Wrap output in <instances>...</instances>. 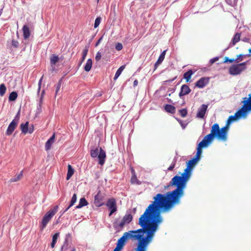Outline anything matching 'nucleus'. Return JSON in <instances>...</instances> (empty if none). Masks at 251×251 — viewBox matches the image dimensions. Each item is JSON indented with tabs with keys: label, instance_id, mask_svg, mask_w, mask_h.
Wrapping results in <instances>:
<instances>
[{
	"label": "nucleus",
	"instance_id": "nucleus-1",
	"mask_svg": "<svg viewBox=\"0 0 251 251\" xmlns=\"http://www.w3.org/2000/svg\"><path fill=\"white\" fill-rule=\"evenodd\" d=\"M161 212H163V208L156 201H153L139 219L138 224L142 228L125 232L118 240L116 246L122 250L127 240H138L135 251H147L159 225L163 222Z\"/></svg>",
	"mask_w": 251,
	"mask_h": 251
},
{
	"label": "nucleus",
	"instance_id": "nucleus-2",
	"mask_svg": "<svg viewBox=\"0 0 251 251\" xmlns=\"http://www.w3.org/2000/svg\"><path fill=\"white\" fill-rule=\"evenodd\" d=\"M198 161L194 157L189 160L186 168L181 176L176 175L173 177L169 186H176V189L167 192L166 195L157 194L153 198L154 201L163 208V212H169L176 205L180 203V198L184 195V189L191 177L193 168Z\"/></svg>",
	"mask_w": 251,
	"mask_h": 251
},
{
	"label": "nucleus",
	"instance_id": "nucleus-3",
	"mask_svg": "<svg viewBox=\"0 0 251 251\" xmlns=\"http://www.w3.org/2000/svg\"><path fill=\"white\" fill-rule=\"evenodd\" d=\"M243 105L238 111H237L234 115L230 116L227 121L226 125L225 126L220 128V132L225 136L227 139V132L229 129V125L232 122L238 119L241 117L246 118L249 111H251V104L249 101H247L243 99L242 101Z\"/></svg>",
	"mask_w": 251,
	"mask_h": 251
},
{
	"label": "nucleus",
	"instance_id": "nucleus-4",
	"mask_svg": "<svg viewBox=\"0 0 251 251\" xmlns=\"http://www.w3.org/2000/svg\"><path fill=\"white\" fill-rule=\"evenodd\" d=\"M214 137L224 141L227 140L220 132V126L217 123L212 126L210 133L205 136L198 146H200V148L206 147L212 141Z\"/></svg>",
	"mask_w": 251,
	"mask_h": 251
},
{
	"label": "nucleus",
	"instance_id": "nucleus-5",
	"mask_svg": "<svg viewBox=\"0 0 251 251\" xmlns=\"http://www.w3.org/2000/svg\"><path fill=\"white\" fill-rule=\"evenodd\" d=\"M90 155L92 158L98 157L99 164L103 165L106 157L105 151L101 147L94 148L90 151Z\"/></svg>",
	"mask_w": 251,
	"mask_h": 251
},
{
	"label": "nucleus",
	"instance_id": "nucleus-6",
	"mask_svg": "<svg viewBox=\"0 0 251 251\" xmlns=\"http://www.w3.org/2000/svg\"><path fill=\"white\" fill-rule=\"evenodd\" d=\"M58 210V206L55 205L47 212L42 218L40 229L43 230L47 226L48 223L50 221L54 215L57 213Z\"/></svg>",
	"mask_w": 251,
	"mask_h": 251
},
{
	"label": "nucleus",
	"instance_id": "nucleus-7",
	"mask_svg": "<svg viewBox=\"0 0 251 251\" xmlns=\"http://www.w3.org/2000/svg\"><path fill=\"white\" fill-rule=\"evenodd\" d=\"M133 217L131 214H126L121 221L116 220L113 223L115 229H121L126 224H129L132 220Z\"/></svg>",
	"mask_w": 251,
	"mask_h": 251
},
{
	"label": "nucleus",
	"instance_id": "nucleus-8",
	"mask_svg": "<svg viewBox=\"0 0 251 251\" xmlns=\"http://www.w3.org/2000/svg\"><path fill=\"white\" fill-rule=\"evenodd\" d=\"M246 62L241 63L237 65H233L229 69V73L232 75L240 74L246 69Z\"/></svg>",
	"mask_w": 251,
	"mask_h": 251
},
{
	"label": "nucleus",
	"instance_id": "nucleus-9",
	"mask_svg": "<svg viewBox=\"0 0 251 251\" xmlns=\"http://www.w3.org/2000/svg\"><path fill=\"white\" fill-rule=\"evenodd\" d=\"M106 205L110 210L109 216H111L113 213L117 211L116 203L114 199H109Z\"/></svg>",
	"mask_w": 251,
	"mask_h": 251
},
{
	"label": "nucleus",
	"instance_id": "nucleus-10",
	"mask_svg": "<svg viewBox=\"0 0 251 251\" xmlns=\"http://www.w3.org/2000/svg\"><path fill=\"white\" fill-rule=\"evenodd\" d=\"M104 197L100 191H99L95 197L94 202L97 207H100L104 204Z\"/></svg>",
	"mask_w": 251,
	"mask_h": 251
},
{
	"label": "nucleus",
	"instance_id": "nucleus-11",
	"mask_svg": "<svg viewBox=\"0 0 251 251\" xmlns=\"http://www.w3.org/2000/svg\"><path fill=\"white\" fill-rule=\"evenodd\" d=\"M72 240V235L70 233L66 234L65 241L61 248V251H66L68 247L69 243Z\"/></svg>",
	"mask_w": 251,
	"mask_h": 251
},
{
	"label": "nucleus",
	"instance_id": "nucleus-12",
	"mask_svg": "<svg viewBox=\"0 0 251 251\" xmlns=\"http://www.w3.org/2000/svg\"><path fill=\"white\" fill-rule=\"evenodd\" d=\"M208 106L205 104H202L201 107L198 109L197 114V117L199 118H203L206 113L207 109Z\"/></svg>",
	"mask_w": 251,
	"mask_h": 251
},
{
	"label": "nucleus",
	"instance_id": "nucleus-13",
	"mask_svg": "<svg viewBox=\"0 0 251 251\" xmlns=\"http://www.w3.org/2000/svg\"><path fill=\"white\" fill-rule=\"evenodd\" d=\"M209 78L207 77H201L195 84L196 87L199 88H203L208 83Z\"/></svg>",
	"mask_w": 251,
	"mask_h": 251
},
{
	"label": "nucleus",
	"instance_id": "nucleus-14",
	"mask_svg": "<svg viewBox=\"0 0 251 251\" xmlns=\"http://www.w3.org/2000/svg\"><path fill=\"white\" fill-rule=\"evenodd\" d=\"M191 91L190 88L187 85L183 84L181 87L180 91L179 93V97L181 98L182 96L188 95Z\"/></svg>",
	"mask_w": 251,
	"mask_h": 251
},
{
	"label": "nucleus",
	"instance_id": "nucleus-15",
	"mask_svg": "<svg viewBox=\"0 0 251 251\" xmlns=\"http://www.w3.org/2000/svg\"><path fill=\"white\" fill-rule=\"evenodd\" d=\"M18 124L16 123H15V122H11L10 124L9 125L8 128L7 129L6 134L7 135H11L14 130H15L16 126H17Z\"/></svg>",
	"mask_w": 251,
	"mask_h": 251
},
{
	"label": "nucleus",
	"instance_id": "nucleus-16",
	"mask_svg": "<svg viewBox=\"0 0 251 251\" xmlns=\"http://www.w3.org/2000/svg\"><path fill=\"white\" fill-rule=\"evenodd\" d=\"M54 139L55 135L53 134L46 143L45 149L46 151H49L50 149L51 145L54 141Z\"/></svg>",
	"mask_w": 251,
	"mask_h": 251
},
{
	"label": "nucleus",
	"instance_id": "nucleus-17",
	"mask_svg": "<svg viewBox=\"0 0 251 251\" xmlns=\"http://www.w3.org/2000/svg\"><path fill=\"white\" fill-rule=\"evenodd\" d=\"M76 200L77 194L76 193H75L71 199L69 205L65 208V209L63 211V213H65V212L67 211L76 201Z\"/></svg>",
	"mask_w": 251,
	"mask_h": 251
},
{
	"label": "nucleus",
	"instance_id": "nucleus-18",
	"mask_svg": "<svg viewBox=\"0 0 251 251\" xmlns=\"http://www.w3.org/2000/svg\"><path fill=\"white\" fill-rule=\"evenodd\" d=\"M241 34L239 33H236L233 38L232 41L229 44V47L234 46L237 42L240 41Z\"/></svg>",
	"mask_w": 251,
	"mask_h": 251
},
{
	"label": "nucleus",
	"instance_id": "nucleus-19",
	"mask_svg": "<svg viewBox=\"0 0 251 251\" xmlns=\"http://www.w3.org/2000/svg\"><path fill=\"white\" fill-rule=\"evenodd\" d=\"M23 176V171H22L18 175L15 176L14 177L11 178L9 179V182L10 183L17 182L22 179Z\"/></svg>",
	"mask_w": 251,
	"mask_h": 251
},
{
	"label": "nucleus",
	"instance_id": "nucleus-20",
	"mask_svg": "<svg viewBox=\"0 0 251 251\" xmlns=\"http://www.w3.org/2000/svg\"><path fill=\"white\" fill-rule=\"evenodd\" d=\"M23 35L25 39H27L30 36V31L29 27L26 25H24L23 27Z\"/></svg>",
	"mask_w": 251,
	"mask_h": 251
},
{
	"label": "nucleus",
	"instance_id": "nucleus-21",
	"mask_svg": "<svg viewBox=\"0 0 251 251\" xmlns=\"http://www.w3.org/2000/svg\"><path fill=\"white\" fill-rule=\"evenodd\" d=\"M59 57L58 55H56L54 54L51 55L50 58V63L51 66L53 67L54 66L56 63L59 61Z\"/></svg>",
	"mask_w": 251,
	"mask_h": 251
},
{
	"label": "nucleus",
	"instance_id": "nucleus-22",
	"mask_svg": "<svg viewBox=\"0 0 251 251\" xmlns=\"http://www.w3.org/2000/svg\"><path fill=\"white\" fill-rule=\"evenodd\" d=\"M193 72L192 70H189L183 75V78L186 80V82H188L190 81Z\"/></svg>",
	"mask_w": 251,
	"mask_h": 251
},
{
	"label": "nucleus",
	"instance_id": "nucleus-23",
	"mask_svg": "<svg viewBox=\"0 0 251 251\" xmlns=\"http://www.w3.org/2000/svg\"><path fill=\"white\" fill-rule=\"evenodd\" d=\"M165 110L171 114H174L176 112V108L175 106L170 105V104H166L165 106Z\"/></svg>",
	"mask_w": 251,
	"mask_h": 251
},
{
	"label": "nucleus",
	"instance_id": "nucleus-24",
	"mask_svg": "<svg viewBox=\"0 0 251 251\" xmlns=\"http://www.w3.org/2000/svg\"><path fill=\"white\" fill-rule=\"evenodd\" d=\"M74 173V169L72 168L71 165H68V173L67 175V177L66 179L67 180H69L71 176H73Z\"/></svg>",
	"mask_w": 251,
	"mask_h": 251
},
{
	"label": "nucleus",
	"instance_id": "nucleus-25",
	"mask_svg": "<svg viewBox=\"0 0 251 251\" xmlns=\"http://www.w3.org/2000/svg\"><path fill=\"white\" fill-rule=\"evenodd\" d=\"M59 232H56L52 236V242L50 245L51 247L52 248H53L54 247V246L57 242V239L59 237Z\"/></svg>",
	"mask_w": 251,
	"mask_h": 251
},
{
	"label": "nucleus",
	"instance_id": "nucleus-26",
	"mask_svg": "<svg viewBox=\"0 0 251 251\" xmlns=\"http://www.w3.org/2000/svg\"><path fill=\"white\" fill-rule=\"evenodd\" d=\"M92 66V60L91 59L87 60L86 64L84 66V70L86 72L90 71Z\"/></svg>",
	"mask_w": 251,
	"mask_h": 251
},
{
	"label": "nucleus",
	"instance_id": "nucleus-27",
	"mask_svg": "<svg viewBox=\"0 0 251 251\" xmlns=\"http://www.w3.org/2000/svg\"><path fill=\"white\" fill-rule=\"evenodd\" d=\"M125 67H126V65H122V66H121L118 69V70L117 71L115 75V76H114V80H116L118 77L120 76V75L121 74L122 71L124 70V69L125 68Z\"/></svg>",
	"mask_w": 251,
	"mask_h": 251
},
{
	"label": "nucleus",
	"instance_id": "nucleus-28",
	"mask_svg": "<svg viewBox=\"0 0 251 251\" xmlns=\"http://www.w3.org/2000/svg\"><path fill=\"white\" fill-rule=\"evenodd\" d=\"M28 122H26L25 124L21 125V129L23 133L25 134L28 132Z\"/></svg>",
	"mask_w": 251,
	"mask_h": 251
},
{
	"label": "nucleus",
	"instance_id": "nucleus-29",
	"mask_svg": "<svg viewBox=\"0 0 251 251\" xmlns=\"http://www.w3.org/2000/svg\"><path fill=\"white\" fill-rule=\"evenodd\" d=\"M18 97V94L16 92L13 91L12 92L9 96V101H14L16 100Z\"/></svg>",
	"mask_w": 251,
	"mask_h": 251
},
{
	"label": "nucleus",
	"instance_id": "nucleus-30",
	"mask_svg": "<svg viewBox=\"0 0 251 251\" xmlns=\"http://www.w3.org/2000/svg\"><path fill=\"white\" fill-rule=\"evenodd\" d=\"M88 204V202L85 198H82L79 200V208Z\"/></svg>",
	"mask_w": 251,
	"mask_h": 251
},
{
	"label": "nucleus",
	"instance_id": "nucleus-31",
	"mask_svg": "<svg viewBox=\"0 0 251 251\" xmlns=\"http://www.w3.org/2000/svg\"><path fill=\"white\" fill-rule=\"evenodd\" d=\"M202 148H200V146H198L197 147V151L196 153V155L195 156L194 158H196L198 160L200 158L201 154L202 152Z\"/></svg>",
	"mask_w": 251,
	"mask_h": 251
},
{
	"label": "nucleus",
	"instance_id": "nucleus-32",
	"mask_svg": "<svg viewBox=\"0 0 251 251\" xmlns=\"http://www.w3.org/2000/svg\"><path fill=\"white\" fill-rule=\"evenodd\" d=\"M131 182L132 184H140L141 182L138 180L135 174L132 175L131 178Z\"/></svg>",
	"mask_w": 251,
	"mask_h": 251
},
{
	"label": "nucleus",
	"instance_id": "nucleus-33",
	"mask_svg": "<svg viewBox=\"0 0 251 251\" xmlns=\"http://www.w3.org/2000/svg\"><path fill=\"white\" fill-rule=\"evenodd\" d=\"M6 88L4 84L0 85V96H3L5 93Z\"/></svg>",
	"mask_w": 251,
	"mask_h": 251
},
{
	"label": "nucleus",
	"instance_id": "nucleus-34",
	"mask_svg": "<svg viewBox=\"0 0 251 251\" xmlns=\"http://www.w3.org/2000/svg\"><path fill=\"white\" fill-rule=\"evenodd\" d=\"M166 50H165L161 53V54L160 55V56L157 61V63H161L162 62V61H163V60L164 59V58H165V56L166 54Z\"/></svg>",
	"mask_w": 251,
	"mask_h": 251
},
{
	"label": "nucleus",
	"instance_id": "nucleus-35",
	"mask_svg": "<svg viewBox=\"0 0 251 251\" xmlns=\"http://www.w3.org/2000/svg\"><path fill=\"white\" fill-rule=\"evenodd\" d=\"M44 94H45V90H43L42 91V93H41V96L40 97V100H39V103L38 105V109L41 108V105L42 104Z\"/></svg>",
	"mask_w": 251,
	"mask_h": 251
},
{
	"label": "nucleus",
	"instance_id": "nucleus-36",
	"mask_svg": "<svg viewBox=\"0 0 251 251\" xmlns=\"http://www.w3.org/2000/svg\"><path fill=\"white\" fill-rule=\"evenodd\" d=\"M179 113H180V114L182 117H185L187 115V110L186 108H184V109L179 110Z\"/></svg>",
	"mask_w": 251,
	"mask_h": 251
},
{
	"label": "nucleus",
	"instance_id": "nucleus-37",
	"mask_svg": "<svg viewBox=\"0 0 251 251\" xmlns=\"http://www.w3.org/2000/svg\"><path fill=\"white\" fill-rule=\"evenodd\" d=\"M101 19V18L100 17H98L96 19V20L95 21V23H94V27L95 28H97V27L99 26V25H100V23Z\"/></svg>",
	"mask_w": 251,
	"mask_h": 251
},
{
	"label": "nucleus",
	"instance_id": "nucleus-38",
	"mask_svg": "<svg viewBox=\"0 0 251 251\" xmlns=\"http://www.w3.org/2000/svg\"><path fill=\"white\" fill-rule=\"evenodd\" d=\"M11 46L14 48H18L19 46V43L18 41L13 39L11 41Z\"/></svg>",
	"mask_w": 251,
	"mask_h": 251
},
{
	"label": "nucleus",
	"instance_id": "nucleus-39",
	"mask_svg": "<svg viewBox=\"0 0 251 251\" xmlns=\"http://www.w3.org/2000/svg\"><path fill=\"white\" fill-rule=\"evenodd\" d=\"M20 110H19V111L16 114L14 119L13 120L12 122H15V123H16L17 124L18 123L19 121L20 120Z\"/></svg>",
	"mask_w": 251,
	"mask_h": 251
},
{
	"label": "nucleus",
	"instance_id": "nucleus-40",
	"mask_svg": "<svg viewBox=\"0 0 251 251\" xmlns=\"http://www.w3.org/2000/svg\"><path fill=\"white\" fill-rule=\"evenodd\" d=\"M61 84H62V79H61L58 84H57V87L56 88V90H55V92H56V94H57L58 91H59L60 90V88L61 87Z\"/></svg>",
	"mask_w": 251,
	"mask_h": 251
},
{
	"label": "nucleus",
	"instance_id": "nucleus-41",
	"mask_svg": "<svg viewBox=\"0 0 251 251\" xmlns=\"http://www.w3.org/2000/svg\"><path fill=\"white\" fill-rule=\"evenodd\" d=\"M88 49L86 48L85 49H84L83 51H82V61L84 60L87 53H88Z\"/></svg>",
	"mask_w": 251,
	"mask_h": 251
},
{
	"label": "nucleus",
	"instance_id": "nucleus-42",
	"mask_svg": "<svg viewBox=\"0 0 251 251\" xmlns=\"http://www.w3.org/2000/svg\"><path fill=\"white\" fill-rule=\"evenodd\" d=\"M235 61H235V59H229L228 57H226L225 58L224 63H227V62L232 63Z\"/></svg>",
	"mask_w": 251,
	"mask_h": 251
},
{
	"label": "nucleus",
	"instance_id": "nucleus-43",
	"mask_svg": "<svg viewBox=\"0 0 251 251\" xmlns=\"http://www.w3.org/2000/svg\"><path fill=\"white\" fill-rule=\"evenodd\" d=\"M244 55L242 54H239L238 55H237V58L236 59H235V61L237 62H239V61H241L243 60V57L244 56Z\"/></svg>",
	"mask_w": 251,
	"mask_h": 251
},
{
	"label": "nucleus",
	"instance_id": "nucleus-44",
	"mask_svg": "<svg viewBox=\"0 0 251 251\" xmlns=\"http://www.w3.org/2000/svg\"><path fill=\"white\" fill-rule=\"evenodd\" d=\"M115 48L117 50H121L123 48V45L121 43H118L116 44Z\"/></svg>",
	"mask_w": 251,
	"mask_h": 251
},
{
	"label": "nucleus",
	"instance_id": "nucleus-45",
	"mask_svg": "<svg viewBox=\"0 0 251 251\" xmlns=\"http://www.w3.org/2000/svg\"><path fill=\"white\" fill-rule=\"evenodd\" d=\"M101 57V53L100 52H98L96 54V57H95V59H96V60L97 61H99L100 58Z\"/></svg>",
	"mask_w": 251,
	"mask_h": 251
},
{
	"label": "nucleus",
	"instance_id": "nucleus-46",
	"mask_svg": "<svg viewBox=\"0 0 251 251\" xmlns=\"http://www.w3.org/2000/svg\"><path fill=\"white\" fill-rule=\"evenodd\" d=\"M42 79H43V76L41 77V78L40 79L39 81V82H38V94L40 92V89H41V83H42Z\"/></svg>",
	"mask_w": 251,
	"mask_h": 251
},
{
	"label": "nucleus",
	"instance_id": "nucleus-47",
	"mask_svg": "<svg viewBox=\"0 0 251 251\" xmlns=\"http://www.w3.org/2000/svg\"><path fill=\"white\" fill-rule=\"evenodd\" d=\"M42 79H43V76L41 77V78L40 79L39 81V82H38V94L40 92V89H41V83H42Z\"/></svg>",
	"mask_w": 251,
	"mask_h": 251
},
{
	"label": "nucleus",
	"instance_id": "nucleus-48",
	"mask_svg": "<svg viewBox=\"0 0 251 251\" xmlns=\"http://www.w3.org/2000/svg\"><path fill=\"white\" fill-rule=\"evenodd\" d=\"M243 99L249 101L251 104V93L249 95V98H244Z\"/></svg>",
	"mask_w": 251,
	"mask_h": 251
},
{
	"label": "nucleus",
	"instance_id": "nucleus-49",
	"mask_svg": "<svg viewBox=\"0 0 251 251\" xmlns=\"http://www.w3.org/2000/svg\"><path fill=\"white\" fill-rule=\"evenodd\" d=\"M34 131V127L32 125L31 126L29 127V129L28 128V132L29 133H32Z\"/></svg>",
	"mask_w": 251,
	"mask_h": 251
},
{
	"label": "nucleus",
	"instance_id": "nucleus-50",
	"mask_svg": "<svg viewBox=\"0 0 251 251\" xmlns=\"http://www.w3.org/2000/svg\"><path fill=\"white\" fill-rule=\"evenodd\" d=\"M103 36H102L100 38V39L98 40V41L97 42L95 46L96 47L98 46L100 44V43L101 42L102 40V38H103Z\"/></svg>",
	"mask_w": 251,
	"mask_h": 251
},
{
	"label": "nucleus",
	"instance_id": "nucleus-51",
	"mask_svg": "<svg viewBox=\"0 0 251 251\" xmlns=\"http://www.w3.org/2000/svg\"><path fill=\"white\" fill-rule=\"evenodd\" d=\"M219 59V58L218 57H215V58H214L210 60V62L211 63H213L214 62H215V61L218 60Z\"/></svg>",
	"mask_w": 251,
	"mask_h": 251
},
{
	"label": "nucleus",
	"instance_id": "nucleus-52",
	"mask_svg": "<svg viewBox=\"0 0 251 251\" xmlns=\"http://www.w3.org/2000/svg\"><path fill=\"white\" fill-rule=\"evenodd\" d=\"M175 164H172L169 168H168V170L169 171H172L173 170V169L175 167Z\"/></svg>",
	"mask_w": 251,
	"mask_h": 251
},
{
	"label": "nucleus",
	"instance_id": "nucleus-53",
	"mask_svg": "<svg viewBox=\"0 0 251 251\" xmlns=\"http://www.w3.org/2000/svg\"><path fill=\"white\" fill-rule=\"evenodd\" d=\"M160 64V63H157V61H156V63H155V64H154V70H155L157 69V67H158V65H159Z\"/></svg>",
	"mask_w": 251,
	"mask_h": 251
},
{
	"label": "nucleus",
	"instance_id": "nucleus-54",
	"mask_svg": "<svg viewBox=\"0 0 251 251\" xmlns=\"http://www.w3.org/2000/svg\"><path fill=\"white\" fill-rule=\"evenodd\" d=\"M138 81L137 79L135 80L133 82V86L135 87V86H136L137 85H138Z\"/></svg>",
	"mask_w": 251,
	"mask_h": 251
},
{
	"label": "nucleus",
	"instance_id": "nucleus-55",
	"mask_svg": "<svg viewBox=\"0 0 251 251\" xmlns=\"http://www.w3.org/2000/svg\"><path fill=\"white\" fill-rule=\"evenodd\" d=\"M122 249L118 247L117 246L116 247L115 249L113 250V251H121Z\"/></svg>",
	"mask_w": 251,
	"mask_h": 251
},
{
	"label": "nucleus",
	"instance_id": "nucleus-56",
	"mask_svg": "<svg viewBox=\"0 0 251 251\" xmlns=\"http://www.w3.org/2000/svg\"><path fill=\"white\" fill-rule=\"evenodd\" d=\"M131 172H132V175H133L134 174H135V171L133 169H131Z\"/></svg>",
	"mask_w": 251,
	"mask_h": 251
},
{
	"label": "nucleus",
	"instance_id": "nucleus-57",
	"mask_svg": "<svg viewBox=\"0 0 251 251\" xmlns=\"http://www.w3.org/2000/svg\"><path fill=\"white\" fill-rule=\"evenodd\" d=\"M176 78V77H175L174 78L172 79L170 81H173Z\"/></svg>",
	"mask_w": 251,
	"mask_h": 251
},
{
	"label": "nucleus",
	"instance_id": "nucleus-58",
	"mask_svg": "<svg viewBox=\"0 0 251 251\" xmlns=\"http://www.w3.org/2000/svg\"><path fill=\"white\" fill-rule=\"evenodd\" d=\"M249 51L250 53H251V48L249 50Z\"/></svg>",
	"mask_w": 251,
	"mask_h": 251
},
{
	"label": "nucleus",
	"instance_id": "nucleus-59",
	"mask_svg": "<svg viewBox=\"0 0 251 251\" xmlns=\"http://www.w3.org/2000/svg\"><path fill=\"white\" fill-rule=\"evenodd\" d=\"M73 214H74L75 216H76V214L75 213V212H73Z\"/></svg>",
	"mask_w": 251,
	"mask_h": 251
},
{
	"label": "nucleus",
	"instance_id": "nucleus-60",
	"mask_svg": "<svg viewBox=\"0 0 251 251\" xmlns=\"http://www.w3.org/2000/svg\"><path fill=\"white\" fill-rule=\"evenodd\" d=\"M71 251H75V249H73Z\"/></svg>",
	"mask_w": 251,
	"mask_h": 251
},
{
	"label": "nucleus",
	"instance_id": "nucleus-61",
	"mask_svg": "<svg viewBox=\"0 0 251 251\" xmlns=\"http://www.w3.org/2000/svg\"><path fill=\"white\" fill-rule=\"evenodd\" d=\"M75 208H76V209L78 208V205L76 206L75 207Z\"/></svg>",
	"mask_w": 251,
	"mask_h": 251
},
{
	"label": "nucleus",
	"instance_id": "nucleus-62",
	"mask_svg": "<svg viewBox=\"0 0 251 251\" xmlns=\"http://www.w3.org/2000/svg\"><path fill=\"white\" fill-rule=\"evenodd\" d=\"M97 0V3H99L100 0Z\"/></svg>",
	"mask_w": 251,
	"mask_h": 251
}]
</instances>
